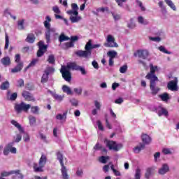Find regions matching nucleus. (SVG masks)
Here are the masks:
<instances>
[{
  "label": "nucleus",
  "instance_id": "c03bdc74",
  "mask_svg": "<svg viewBox=\"0 0 179 179\" xmlns=\"http://www.w3.org/2000/svg\"><path fill=\"white\" fill-rule=\"evenodd\" d=\"M112 16H113L115 22H117L121 19V15L116 13H112Z\"/></svg>",
  "mask_w": 179,
  "mask_h": 179
},
{
  "label": "nucleus",
  "instance_id": "b1692460",
  "mask_svg": "<svg viewBox=\"0 0 179 179\" xmlns=\"http://www.w3.org/2000/svg\"><path fill=\"white\" fill-rule=\"evenodd\" d=\"M61 171L63 179H69V176H68V170L66 169V166L65 165L62 166Z\"/></svg>",
  "mask_w": 179,
  "mask_h": 179
},
{
  "label": "nucleus",
  "instance_id": "6e6552de",
  "mask_svg": "<svg viewBox=\"0 0 179 179\" xmlns=\"http://www.w3.org/2000/svg\"><path fill=\"white\" fill-rule=\"evenodd\" d=\"M38 50L37 51L36 55L38 58H40L47 52V49L48 48V45H44V41H40L38 43Z\"/></svg>",
  "mask_w": 179,
  "mask_h": 179
},
{
  "label": "nucleus",
  "instance_id": "dca6fc26",
  "mask_svg": "<svg viewBox=\"0 0 179 179\" xmlns=\"http://www.w3.org/2000/svg\"><path fill=\"white\" fill-rule=\"evenodd\" d=\"M141 141L143 142V145H144V146H146V145H150L152 142V137L146 134H143L141 135Z\"/></svg>",
  "mask_w": 179,
  "mask_h": 179
},
{
  "label": "nucleus",
  "instance_id": "69168bd1",
  "mask_svg": "<svg viewBox=\"0 0 179 179\" xmlns=\"http://www.w3.org/2000/svg\"><path fill=\"white\" fill-rule=\"evenodd\" d=\"M136 26L135 25V23H134L133 20L131 19V22L127 24V27L129 29H135Z\"/></svg>",
  "mask_w": 179,
  "mask_h": 179
},
{
  "label": "nucleus",
  "instance_id": "473e14b6",
  "mask_svg": "<svg viewBox=\"0 0 179 179\" xmlns=\"http://www.w3.org/2000/svg\"><path fill=\"white\" fill-rule=\"evenodd\" d=\"M57 160H59L61 166H65L64 164V155H62V154L61 152H57Z\"/></svg>",
  "mask_w": 179,
  "mask_h": 179
},
{
  "label": "nucleus",
  "instance_id": "052dcab7",
  "mask_svg": "<svg viewBox=\"0 0 179 179\" xmlns=\"http://www.w3.org/2000/svg\"><path fill=\"white\" fill-rule=\"evenodd\" d=\"M82 91H83L82 87L73 89V92H75L76 94H78V96H80V94H82Z\"/></svg>",
  "mask_w": 179,
  "mask_h": 179
},
{
  "label": "nucleus",
  "instance_id": "79ce46f5",
  "mask_svg": "<svg viewBox=\"0 0 179 179\" xmlns=\"http://www.w3.org/2000/svg\"><path fill=\"white\" fill-rule=\"evenodd\" d=\"M29 124L31 127H33V125L36 124V117L34 116H29Z\"/></svg>",
  "mask_w": 179,
  "mask_h": 179
},
{
  "label": "nucleus",
  "instance_id": "72a5a7b5",
  "mask_svg": "<svg viewBox=\"0 0 179 179\" xmlns=\"http://www.w3.org/2000/svg\"><path fill=\"white\" fill-rule=\"evenodd\" d=\"M166 2V5L168 6H170L173 10H177V8H176V5H174V3L171 0H164Z\"/></svg>",
  "mask_w": 179,
  "mask_h": 179
},
{
  "label": "nucleus",
  "instance_id": "4c0bfd02",
  "mask_svg": "<svg viewBox=\"0 0 179 179\" xmlns=\"http://www.w3.org/2000/svg\"><path fill=\"white\" fill-rule=\"evenodd\" d=\"M48 62H49V64H51L52 65H55V56H54V55H49L48 58Z\"/></svg>",
  "mask_w": 179,
  "mask_h": 179
},
{
  "label": "nucleus",
  "instance_id": "3c124183",
  "mask_svg": "<svg viewBox=\"0 0 179 179\" xmlns=\"http://www.w3.org/2000/svg\"><path fill=\"white\" fill-rule=\"evenodd\" d=\"M9 47V36H8V34L6 33V44L4 46V50H8Z\"/></svg>",
  "mask_w": 179,
  "mask_h": 179
},
{
  "label": "nucleus",
  "instance_id": "680f3d73",
  "mask_svg": "<svg viewBox=\"0 0 179 179\" xmlns=\"http://www.w3.org/2000/svg\"><path fill=\"white\" fill-rule=\"evenodd\" d=\"M14 174H16V176H14L13 179H23L24 176L22 173H20V172L15 173Z\"/></svg>",
  "mask_w": 179,
  "mask_h": 179
},
{
  "label": "nucleus",
  "instance_id": "1a4fd4ad",
  "mask_svg": "<svg viewBox=\"0 0 179 179\" xmlns=\"http://www.w3.org/2000/svg\"><path fill=\"white\" fill-rule=\"evenodd\" d=\"M68 69H72L73 71H80L82 75H86V69L85 67L80 66L76 63H69L67 64Z\"/></svg>",
  "mask_w": 179,
  "mask_h": 179
},
{
  "label": "nucleus",
  "instance_id": "412c9836",
  "mask_svg": "<svg viewBox=\"0 0 179 179\" xmlns=\"http://www.w3.org/2000/svg\"><path fill=\"white\" fill-rule=\"evenodd\" d=\"M70 20L71 22V23H78V22H80V20H82V17L79 16V15H70Z\"/></svg>",
  "mask_w": 179,
  "mask_h": 179
},
{
  "label": "nucleus",
  "instance_id": "e2e57ef3",
  "mask_svg": "<svg viewBox=\"0 0 179 179\" xmlns=\"http://www.w3.org/2000/svg\"><path fill=\"white\" fill-rule=\"evenodd\" d=\"M96 124L98 125V128L100 131H104V127H103V124L100 120H97Z\"/></svg>",
  "mask_w": 179,
  "mask_h": 179
},
{
  "label": "nucleus",
  "instance_id": "a19ab883",
  "mask_svg": "<svg viewBox=\"0 0 179 179\" xmlns=\"http://www.w3.org/2000/svg\"><path fill=\"white\" fill-rule=\"evenodd\" d=\"M64 48L68 50V48H72V47H75V43L73 42H67L64 44Z\"/></svg>",
  "mask_w": 179,
  "mask_h": 179
},
{
  "label": "nucleus",
  "instance_id": "f03ea898",
  "mask_svg": "<svg viewBox=\"0 0 179 179\" xmlns=\"http://www.w3.org/2000/svg\"><path fill=\"white\" fill-rule=\"evenodd\" d=\"M101 47V44H93V41L90 39L88 42L85 44V50H77L75 54L77 57L80 58H85L86 59H89V58H92V50H94L96 48H100Z\"/></svg>",
  "mask_w": 179,
  "mask_h": 179
},
{
  "label": "nucleus",
  "instance_id": "de8ad7c7",
  "mask_svg": "<svg viewBox=\"0 0 179 179\" xmlns=\"http://www.w3.org/2000/svg\"><path fill=\"white\" fill-rule=\"evenodd\" d=\"M149 40H150L151 41H155V43H160V41H162V38L159 36L157 37L150 36Z\"/></svg>",
  "mask_w": 179,
  "mask_h": 179
},
{
  "label": "nucleus",
  "instance_id": "4468645a",
  "mask_svg": "<svg viewBox=\"0 0 179 179\" xmlns=\"http://www.w3.org/2000/svg\"><path fill=\"white\" fill-rule=\"evenodd\" d=\"M156 113H157L159 117H162V115H164L165 117L169 116V111H167V109L163 108V106H162L157 107Z\"/></svg>",
  "mask_w": 179,
  "mask_h": 179
},
{
  "label": "nucleus",
  "instance_id": "9d476101",
  "mask_svg": "<svg viewBox=\"0 0 179 179\" xmlns=\"http://www.w3.org/2000/svg\"><path fill=\"white\" fill-rule=\"evenodd\" d=\"M106 146L109 148L110 150H114L115 152H118L121 148H122V144H117L115 141H107Z\"/></svg>",
  "mask_w": 179,
  "mask_h": 179
},
{
  "label": "nucleus",
  "instance_id": "7c9ffc66",
  "mask_svg": "<svg viewBox=\"0 0 179 179\" xmlns=\"http://www.w3.org/2000/svg\"><path fill=\"white\" fill-rule=\"evenodd\" d=\"M68 40H71V38L65 36L64 34H61L59 37V43H64V41H68Z\"/></svg>",
  "mask_w": 179,
  "mask_h": 179
},
{
  "label": "nucleus",
  "instance_id": "aec40b11",
  "mask_svg": "<svg viewBox=\"0 0 179 179\" xmlns=\"http://www.w3.org/2000/svg\"><path fill=\"white\" fill-rule=\"evenodd\" d=\"M10 122H11L12 125H14V127H15V128H17V129L20 134L24 133V129H23V127H22V125H20V124H19L16 120H12Z\"/></svg>",
  "mask_w": 179,
  "mask_h": 179
},
{
  "label": "nucleus",
  "instance_id": "a211bd4d",
  "mask_svg": "<svg viewBox=\"0 0 179 179\" xmlns=\"http://www.w3.org/2000/svg\"><path fill=\"white\" fill-rule=\"evenodd\" d=\"M170 171V167L167 164H163L162 166L159 169L158 173L161 176H164L166 173Z\"/></svg>",
  "mask_w": 179,
  "mask_h": 179
},
{
  "label": "nucleus",
  "instance_id": "39448f33",
  "mask_svg": "<svg viewBox=\"0 0 179 179\" xmlns=\"http://www.w3.org/2000/svg\"><path fill=\"white\" fill-rule=\"evenodd\" d=\"M31 107V104H27L24 102H21L20 103H16L15 105V110L17 113V114H20L22 111H24V113H27L29 110H30V108Z\"/></svg>",
  "mask_w": 179,
  "mask_h": 179
},
{
  "label": "nucleus",
  "instance_id": "f704fd0d",
  "mask_svg": "<svg viewBox=\"0 0 179 179\" xmlns=\"http://www.w3.org/2000/svg\"><path fill=\"white\" fill-rule=\"evenodd\" d=\"M117 52L114 50H110L107 52L108 57H109V59H114L115 58V56L117 55Z\"/></svg>",
  "mask_w": 179,
  "mask_h": 179
},
{
  "label": "nucleus",
  "instance_id": "8fccbe9b",
  "mask_svg": "<svg viewBox=\"0 0 179 179\" xmlns=\"http://www.w3.org/2000/svg\"><path fill=\"white\" fill-rule=\"evenodd\" d=\"M136 2L137 3V5H138V6L141 8V10L143 12H145V10H146V8L143 6L142 1H140L139 0H136Z\"/></svg>",
  "mask_w": 179,
  "mask_h": 179
},
{
  "label": "nucleus",
  "instance_id": "9b49d317",
  "mask_svg": "<svg viewBox=\"0 0 179 179\" xmlns=\"http://www.w3.org/2000/svg\"><path fill=\"white\" fill-rule=\"evenodd\" d=\"M107 43H105L103 45L105 47H108L110 48H113L114 47H118V44L115 43V38L113 37L112 35H108L107 39H106Z\"/></svg>",
  "mask_w": 179,
  "mask_h": 179
},
{
  "label": "nucleus",
  "instance_id": "09e8293b",
  "mask_svg": "<svg viewBox=\"0 0 179 179\" xmlns=\"http://www.w3.org/2000/svg\"><path fill=\"white\" fill-rule=\"evenodd\" d=\"M30 108H31V113H33V114H38V110H40L38 106H32Z\"/></svg>",
  "mask_w": 179,
  "mask_h": 179
},
{
  "label": "nucleus",
  "instance_id": "2eb2a0df",
  "mask_svg": "<svg viewBox=\"0 0 179 179\" xmlns=\"http://www.w3.org/2000/svg\"><path fill=\"white\" fill-rule=\"evenodd\" d=\"M71 9L67 11L68 15H73V16H78L79 15V7L78 6V4L73 3L71 4Z\"/></svg>",
  "mask_w": 179,
  "mask_h": 179
},
{
  "label": "nucleus",
  "instance_id": "603ef678",
  "mask_svg": "<svg viewBox=\"0 0 179 179\" xmlns=\"http://www.w3.org/2000/svg\"><path fill=\"white\" fill-rule=\"evenodd\" d=\"M52 10L56 15L61 14V10H59V7L58 6H55L52 7Z\"/></svg>",
  "mask_w": 179,
  "mask_h": 179
},
{
  "label": "nucleus",
  "instance_id": "5701e85b",
  "mask_svg": "<svg viewBox=\"0 0 179 179\" xmlns=\"http://www.w3.org/2000/svg\"><path fill=\"white\" fill-rule=\"evenodd\" d=\"M159 97L162 101H164L165 103H167L169 100H170V95L167 92L159 94Z\"/></svg>",
  "mask_w": 179,
  "mask_h": 179
},
{
  "label": "nucleus",
  "instance_id": "0e129e2a",
  "mask_svg": "<svg viewBox=\"0 0 179 179\" xmlns=\"http://www.w3.org/2000/svg\"><path fill=\"white\" fill-rule=\"evenodd\" d=\"M52 97H54V99H55V100H59V101H61L64 98L62 97V96L61 95H58L57 94H53Z\"/></svg>",
  "mask_w": 179,
  "mask_h": 179
},
{
  "label": "nucleus",
  "instance_id": "13d9d810",
  "mask_svg": "<svg viewBox=\"0 0 179 179\" xmlns=\"http://www.w3.org/2000/svg\"><path fill=\"white\" fill-rule=\"evenodd\" d=\"M96 12H102V13H104V12H108V8L107 7L99 8L96 9Z\"/></svg>",
  "mask_w": 179,
  "mask_h": 179
},
{
  "label": "nucleus",
  "instance_id": "a878e982",
  "mask_svg": "<svg viewBox=\"0 0 179 179\" xmlns=\"http://www.w3.org/2000/svg\"><path fill=\"white\" fill-rule=\"evenodd\" d=\"M1 62L4 66H9L10 65V58L9 57H3Z\"/></svg>",
  "mask_w": 179,
  "mask_h": 179
},
{
  "label": "nucleus",
  "instance_id": "4d7b16f0",
  "mask_svg": "<svg viewBox=\"0 0 179 179\" xmlns=\"http://www.w3.org/2000/svg\"><path fill=\"white\" fill-rule=\"evenodd\" d=\"M17 87H23V86H24V80H23V79H20L17 81Z\"/></svg>",
  "mask_w": 179,
  "mask_h": 179
},
{
  "label": "nucleus",
  "instance_id": "f8f14e48",
  "mask_svg": "<svg viewBox=\"0 0 179 179\" xmlns=\"http://www.w3.org/2000/svg\"><path fill=\"white\" fill-rule=\"evenodd\" d=\"M134 57H138L142 59H148L149 57V51L148 50H138L134 54Z\"/></svg>",
  "mask_w": 179,
  "mask_h": 179
},
{
  "label": "nucleus",
  "instance_id": "20e7f679",
  "mask_svg": "<svg viewBox=\"0 0 179 179\" xmlns=\"http://www.w3.org/2000/svg\"><path fill=\"white\" fill-rule=\"evenodd\" d=\"M47 164V157L42 154L41 157L39 159L38 164L34 162L33 163V169L35 173H43L44 171V167H45V164Z\"/></svg>",
  "mask_w": 179,
  "mask_h": 179
},
{
  "label": "nucleus",
  "instance_id": "cd10ccee",
  "mask_svg": "<svg viewBox=\"0 0 179 179\" xmlns=\"http://www.w3.org/2000/svg\"><path fill=\"white\" fill-rule=\"evenodd\" d=\"M62 90L64 93H66V94H68L69 96L73 94V92H72V90H71V87H69L68 85H63Z\"/></svg>",
  "mask_w": 179,
  "mask_h": 179
},
{
  "label": "nucleus",
  "instance_id": "6e6d98bb",
  "mask_svg": "<svg viewBox=\"0 0 179 179\" xmlns=\"http://www.w3.org/2000/svg\"><path fill=\"white\" fill-rule=\"evenodd\" d=\"M22 133H20L17 134V138L15 139V141H13V142H15V143H19V142H20L22 141Z\"/></svg>",
  "mask_w": 179,
  "mask_h": 179
},
{
  "label": "nucleus",
  "instance_id": "ddd939ff",
  "mask_svg": "<svg viewBox=\"0 0 179 179\" xmlns=\"http://www.w3.org/2000/svg\"><path fill=\"white\" fill-rule=\"evenodd\" d=\"M178 83V80L177 78H175L174 80L170 81L167 87L169 90L172 92H177L178 90V87H177V84Z\"/></svg>",
  "mask_w": 179,
  "mask_h": 179
},
{
  "label": "nucleus",
  "instance_id": "774afa93",
  "mask_svg": "<svg viewBox=\"0 0 179 179\" xmlns=\"http://www.w3.org/2000/svg\"><path fill=\"white\" fill-rule=\"evenodd\" d=\"M92 65L94 68V69H99V63H97L96 60H94L92 62Z\"/></svg>",
  "mask_w": 179,
  "mask_h": 179
},
{
  "label": "nucleus",
  "instance_id": "2f4dec72",
  "mask_svg": "<svg viewBox=\"0 0 179 179\" xmlns=\"http://www.w3.org/2000/svg\"><path fill=\"white\" fill-rule=\"evenodd\" d=\"M17 29L18 30H24V20L17 21Z\"/></svg>",
  "mask_w": 179,
  "mask_h": 179
},
{
  "label": "nucleus",
  "instance_id": "f3484780",
  "mask_svg": "<svg viewBox=\"0 0 179 179\" xmlns=\"http://www.w3.org/2000/svg\"><path fill=\"white\" fill-rule=\"evenodd\" d=\"M22 97L27 101H36L33 94L27 91H23L22 94Z\"/></svg>",
  "mask_w": 179,
  "mask_h": 179
},
{
  "label": "nucleus",
  "instance_id": "7ed1b4c3",
  "mask_svg": "<svg viewBox=\"0 0 179 179\" xmlns=\"http://www.w3.org/2000/svg\"><path fill=\"white\" fill-rule=\"evenodd\" d=\"M50 22H51V17L47 15L45 17V20L43 22L45 28L46 29L45 36L47 43H50V41H51V34H54L55 33V31H57V29L55 28H51V24L50 23Z\"/></svg>",
  "mask_w": 179,
  "mask_h": 179
},
{
  "label": "nucleus",
  "instance_id": "bf43d9fd",
  "mask_svg": "<svg viewBox=\"0 0 179 179\" xmlns=\"http://www.w3.org/2000/svg\"><path fill=\"white\" fill-rule=\"evenodd\" d=\"M22 134H24L23 138L24 142H29V141H30V136H29V134L25 133L24 131Z\"/></svg>",
  "mask_w": 179,
  "mask_h": 179
},
{
  "label": "nucleus",
  "instance_id": "49530a36",
  "mask_svg": "<svg viewBox=\"0 0 179 179\" xmlns=\"http://www.w3.org/2000/svg\"><path fill=\"white\" fill-rule=\"evenodd\" d=\"M152 176V169L148 168L145 172V177L146 179H150Z\"/></svg>",
  "mask_w": 179,
  "mask_h": 179
},
{
  "label": "nucleus",
  "instance_id": "58836bf2",
  "mask_svg": "<svg viewBox=\"0 0 179 179\" xmlns=\"http://www.w3.org/2000/svg\"><path fill=\"white\" fill-rule=\"evenodd\" d=\"M66 114H68V112H65L63 113V115L62 114H58L56 116V119L57 120H59L60 121H62V120H66Z\"/></svg>",
  "mask_w": 179,
  "mask_h": 179
},
{
  "label": "nucleus",
  "instance_id": "37998d69",
  "mask_svg": "<svg viewBox=\"0 0 179 179\" xmlns=\"http://www.w3.org/2000/svg\"><path fill=\"white\" fill-rule=\"evenodd\" d=\"M7 99L8 100H10L11 101H15V100L17 99V93L16 92L13 93L9 98L7 96Z\"/></svg>",
  "mask_w": 179,
  "mask_h": 179
},
{
  "label": "nucleus",
  "instance_id": "0eeeda50",
  "mask_svg": "<svg viewBox=\"0 0 179 179\" xmlns=\"http://www.w3.org/2000/svg\"><path fill=\"white\" fill-rule=\"evenodd\" d=\"M13 145H15V141H12L10 143H8L4 148L3 150V155L8 156L9 153H13L14 155H16L17 150L16 148L13 147Z\"/></svg>",
  "mask_w": 179,
  "mask_h": 179
},
{
  "label": "nucleus",
  "instance_id": "c756f323",
  "mask_svg": "<svg viewBox=\"0 0 179 179\" xmlns=\"http://www.w3.org/2000/svg\"><path fill=\"white\" fill-rule=\"evenodd\" d=\"M138 22L140 24H144L145 26H146V24H149V21L143 18L142 16L138 17Z\"/></svg>",
  "mask_w": 179,
  "mask_h": 179
},
{
  "label": "nucleus",
  "instance_id": "423d86ee",
  "mask_svg": "<svg viewBox=\"0 0 179 179\" xmlns=\"http://www.w3.org/2000/svg\"><path fill=\"white\" fill-rule=\"evenodd\" d=\"M62 78L66 80V82H71L72 80V73L68 70V66H62L60 69Z\"/></svg>",
  "mask_w": 179,
  "mask_h": 179
},
{
  "label": "nucleus",
  "instance_id": "a18cd8bd",
  "mask_svg": "<svg viewBox=\"0 0 179 179\" xmlns=\"http://www.w3.org/2000/svg\"><path fill=\"white\" fill-rule=\"evenodd\" d=\"M128 71V66L124 64L120 68V73H125Z\"/></svg>",
  "mask_w": 179,
  "mask_h": 179
},
{
  "label": "nucleus",
  "instance_id": "ea45409f",
  "mask_svg": "<svg viewBox=\"0 0 179 179\" xmlns=\"http://www.w3.org/2000/svg\"><path fill=\"white\" fill-rule=\"evenodd\" d=\"M49 76L46 74V73H44L41 78V83H47L48 82Z\"/></svg>",
  "mask_w": 179,
  "mask_h": 179
},
{
  "label": "nucleus",
  "instance_id": "5fc2aeb1",
  "mask_svg": "<svg viewBox=\"0 0 179 179\" xmlns=\"http://www.w3.org/2000/svg\"><path fill=\"white\" fill-rule=\"evenodd\" d=\"M38 62V59H33L32 61L29 63V66H30V68L36 66V64H37Z\"/></svg>",
  "mask_w": 179,
  "mask_h": 179
},
{
  "label": "nucleus",
  "instance_id": "393cba45",
  "mask_svg": "<svg viewBox=\"0 0 179 179\" xmlns=\"http://www.w3.org/2000/svg\"><path fill=\"white\" fill-rule=\"evenodd\" d=\"M36 41V36L34 34H29L27 35V37L26 38L27 43H29L30 44H33L34 41Z\"/></svg>",
  "mask_w": 179,
  "mask_h": 179
},
{
  "label": "nucleus",
  "instance_id": "c85d7f7f",
  "mask_svg": "<svg viewBox=\"0 0 179 179\" xmlns=\"http://www.w3.org/2000/svg\"><path fill=\"white\" fill-rule=\"evenodd\" d=\"M15 173H20V170L11 171L10 172L3 171L1 173V177H8L12 174H15Z\"/></svg>",
  "mask_w": 179,
  "mask_h": 179
},
{
  "label": "nucleus",
  "instance_id": "4be33fe9",
  "mask_svg": "<svg viewBox=\"0 0 179 179\" xmlns=\"http://www.w3.org/2000/svg\"><path fill=\"white\" fill-rule=\"evenodd\" d=\"M145 148V144L140 143L137 146L134 148V153H140L141 150H143Z\"/></svg>",
  "mask_w": 179,
  "mask_h": 179
},
{
  "label": "nucleus",
  "instance_id": "6ab92c4d",
  "mask_svg": "<svg viewBox=\"0 0 179 179\" xmlns=\"http://www.w3.org/2000/svg\"><path fill=\"white\" fill-rule=\"evenodd\" d=\"M22 69H23V62H19L16 66L11 69V73H17V72H20Z\"/></svg>",
  "mask_w": 179,
  "mask_h": 179
},
{
  "label": "nucleus",
  "instance_id": "e433bc0d",
  "mask_svg": "<svg viewBox=\"0 0 179 179\" xmlns=\"http://www.w3.org/2000/svg\"><path fill=\"white\" fill-rule=\"evenodd\" d=\"M108 160H110V157H108V156H101L99 157V162H100V163H102L103 164H106V163H107Z\"/></svg>",
  "mask_w": 179,
  "mask_h": 179
},
{
  "label": "nucleus",
  "instance_id": "864d4df0",
  "mask_svg": "<svg viewBox=\"0 0 179 179\" xmlns=\"http://www.w3.org/2000/svg\"><path fill=\"white\" fill-rule=\"evenodd\" d=\"M158 49L159 50V51H161L162 52H164V54H169V55L171 54V52H169L168 50H166L164 46H159Z\"/></svg>",
  "mask_w": 179,
  "mask_h": 179
},
{
  "label": "nucleus",
  "instance_id": "bb28decb",
  "mask_svg": "<svg viewBox=\"0 0 179 179\" xmlns=\"http://www.w3.org/2000/svg\"><path fill=\"white\" fill-rule=\"evenodd\" d=\"M54 72H55V69L52 66H47L44 71V73L48 74L49 76L52 75Z\"/></svg>",
  "mask_w": 179,
  "mask_h": 179
},
{
  "label": "nucleus",
  "instance_id": "f257e3e1",
  "mask_svg": "<svg viewBox=\"0 0 179 179\" xmlns=\"http://www.w3.org/2000/svg\"><path fill=\"white\" fill-rule=\"evenodd\" d=\"M159 69L157 66L150 64V72L146 75L145 79L150 80V89L151 94L156 96L160 90V87L156 86V82H159V78L156 76V71Z\"/></svg>",
  "mask_w": 179,
  "mask_h": 179
},
{
  "label": "nucleus",
  "instance_id": "338daca9",
  "mask_svg": "<svg viewBox=\"0 0 179 179\" xmlns=\"http://www.w3.org/2000/svg\"><path fill=\"white\" fill-rule=\"evenodd\" d=\"M70 102L71 103V105L73 106L74 107L78 106V100H76V99H72L70 100Z\"/></svg>",
  "mask_w": 179,
  "mask_h": 179
},
{
  "label": "nucleus",
  "instance_id": "c9c22d12",
  "mask_svg": "<svg viewBox=\"0 0 179 179\" xmlns=\"http://www.w3.org/2000/svg\"><path fill=\"white\" fill-rule=\"evenodd\" d=\"M9 81H6L1 84L0 89L1 90H8L9 89Z\"/></svg>",
  "mask_w": 179,
  "mask_h": 179
}]
</instances>
